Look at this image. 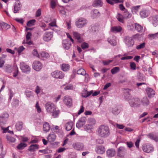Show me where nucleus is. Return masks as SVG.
<instances>
[{
  "label": "nucleus",
  "instance_id": "obj_1",
  "mask_svg": "<svg viewBox=\"0 0 158 158\" xmlns=\"http://www.w3.org/2000/svg\"><path fill=\"white\" fill-rule=\"evenodd\" d=\"M98 136L101 137L106 138L110 134L109 128L104 125L100 126L97 131Z\"/></svg>",
  "mask_w": 158,
  "mask_h": 158
},
{
  "label": "nucleus",
  "instance_id": "obj_2",
  "mask_svg": "<svg viewBox=\"0 0 158 158\" xmlns=\"http://www.w3.org/2000/svg\"><path fill=\"white\" fill-rule=\"evenodd\" d=\"M87 23V20L84 18H80L77 19L75 25L78 28H81L85 27Z\"/></svg>",
  "mask_w": 158,
  "mask_h": 158
},
{
  "label": "nucleus",
  "instance_id": "obj_3",
  "mask_svg": "<svg viewBox=\"0 0 158 158\" xmlns=\"http://www.w3.org/2000/svg\"><path fill=\"white\" fill-rule=\"evenodd\" d=\"M46 109L48 113H51L56 109L55 106L52 103L49 102L46 104Z\"/></svg>",
  "mask_w": 158,
  "mask_h": 158
},
{
  "label": "nucleus",
  "instance_id": "obj_4",
  "mask_svg": "<svg viewBox=\"0 0 158 158\" xmlns=\"http://www.w3.org/2000/svg\"><path fill=\"white\" fill-rule=\"evenodd\" d=\"M124 40L125 44L128 47H131L134 44V41L132 37L126 36Z\"/></svg>",
  "mask_w": 158,
  "mask_h": 158
},
{
  "label": "nucleus",
  "instance_id": "obj_5",
  "mask_svg": "<svg viewBox=\"0 0 158 158\" xmlns=\"http://www.w3.org/2000/svg\"><path fill=\"white\" fill-rule=\"evenodd\" d=\"M63 101L64 104L68 107H70L72 105V99L69 96H64L63 98Z\"/></svg>",
  "mask_w": 158,
  "mask_h": 158
},
{
  "label": "nucleus",
  "instance_id": "obj_6",
  "mask_svg": "<svg viewBox=\"0 0 158 158\" xmlns=\"http://www.w3.org/2000/svg\"><path fill=\"white\" fill-rule=\"evenodd\" d=\"M129 103L131 107H136L140 104V100L139 98H132L129 100Z\"/></svg>",
  "mask_w": 158,
  "mask_h": 158
},
{
  "label": "nucleus",
  "instance_id": "obj_7",
  "mask_svg": "<svg viewBox=\"0 0 158 158\" xmlns=\"http://www.w3.org/2000/svg\"><path fill=\"white\" fill-rule=\"evenodd\" d=\"M20 67L22 72L24 73H27L28 72L30 71V68L23 62L20 63Z\"/></svg>",
  "mask_w": 158,
  "mask_h": 158
},
{
  "label": "nucleus",
  "instance_id": "obj_8",
  "mask_svg": "<svg viewBox=\"0 0 158 158\" xmlns=\"http://www.w3.org/2000/svg\"><path fill=\"white\" fill-rule=\"evenodd\" d=\"M52 77L55 78L62 79L64 75L61 71L57 70L52 72L51 73Z\"/></svg>",
  "mask_w": 158,
  "mask_h": 158
},
{
  "label": "nucleus",
  "instance_id": "obj_9",
  "mask_svg": "<svg viewBox=\"0 0 158 158\" xmlns=\"http://www.w3.org/2000/svg\"><path fill=\"white\" fill-rule=\"evenodd\" d=\"M43 67L42 64L39 61H35L33 64V69L36 71H39Z\"/></svg>",
  "mask_w": 158,
  "mask_h": 158
},
{
  "label": "nucleus",
  "instance_id": "obj_10",
  "mask_svg": "<svg viewBox=\"0 0 158 158\" xmlns=\"http://www.w3.org/2000/svg\"><path fill=\"white\" fill-rule=\"evenodd\" d=\"M142 149L144 152L148 153L152 152L154 150V148L153 146L150 144L143 145Z\"/></svg>",
  "mask_w": 158,
  "mask_h": 158
},
{
  "label": "nucleus",
  "instance_id": "obj_11",
  "mask_svg": "<svg viewBox=\"0 0 158 158\" xmlns=\"http://www.w3.org/2000/svg\"><path fill=\"white\" fill-rule=\"evenodd\" d=\"M127 153V150L123 147H120L118 149L117 151V156H124Z\"/></svg>",
  "mask_w": 158,
  "mask_h": 158
},
{
  "label": "nucleus",
  "instance_id": "obj_12",
  "mask_svg": "<svg viewBox=\"0 0 158 158\" xmlns=\"http://www.w3.org/2000/svg\"><path fill=\"white\" fill-rule=\"evenodd\" d=\"M131 90L128 88H124L123 89V92L124 93L123 95V98L126 100L129 101L131 98V95L130 92Z\"/></svg>",
  "mask_w": 158,
  "mask_h": 158
},
{
  "label": "nucleus",
  "instance_id": "obj_13",
  "mask_svg": "<svg viewBox=\"0 0 158 158\" xmlns=\"http://www.w3.org/2000/svg\"><path fill=\"white\" fill-rule=\"evenodd\" d=\"M53 36V32H45L43 35V39L45 41H48L51 40Z\"/></svg>",
  "mask_w": 158,
  "mask_h": 158
},
{
  "label": "nucleus",
  "instance_id": "obj_14",
  "mask_svg": "<svg viewBox=\"0 0 158 158\" xmlns=\"http://www.w3.org/2000/svg\"><path fill=\"white\" fill-rule=\"evenodd\" d=\"M86 118L84 117H81L78 121L76 123V126L77 127L80 128L82 127L85 123Z\"/></svg>",
  "mask_w": 158,
  "mask_h": 158
},
{
  "label": "nucleus",
  "instance_id": "obj_15",
  "mask_svg": "<svg viewBox=\"0 0 158 158\" xmlns=\"http://www.w3.org/2000/svg\"><path fill=\"white\" fill-rule=\"evenodd\" d=\"M62 45L64 49L68 50L69 49L71 45V43L69 39H67L63 40Z\"/></svg>",
  "mask_w": 158,
  "mask_h": 158
},
{
  "label": "nucleus",
  "instance_id": "obj_16",
  "mask_svg": "<svg viewBox=\"0 0 158 158\" xmlns=\"http://www.w3.org/2000/svg\"><path fill=\"white\" fill-rule=\"evenodd\" d=\"M73 148L77 150H82L83 149L84 145L80 142H77L73 144Z\"/></svg>",
  "mask_w": 158,
  "mask_h": 158
},
{
  "label": "nucleus",
  "instance_id": "obj_17",
  "mask_svg": "<svg viewBox=\"0 0 158 158\" xmlns=\"http://www.w3.org/2000/svg\"><path fill=\"white\" fill-rule=\"evenodd\" d=\"M8 115L7 114H3L0 116V126L2 128V125L6 123Z\"/></svg>",
  "mask_w": 158,
  "mask_h": 158
},
{
  "label": "nucleus",
  "instance_id": "obj_18",
  "mask_svg": "<svg viewBox=\"0 0 158 158\" xmlns=\"http://www.w3.org/2000/svg\"><path fill=\"white\" fill-rule=\"evenodd\" d=\"M95 151L96 152L99 154H103L105 151L104 147L102 145L97 146H96Z\"/></svg>",
  "mask_w": 158,
  "mask_h": 158
},
{
  "label": "nucleus",
  "instance_id": "obj_19",
  "mask_svg": "<svg viewBox=\"0 0 158 158\" xmlns=\"http://www.w3.org/2000/svg\"><path fill=\"white\" fill-rule=\"evenodd\" d=\"M21 7V4L19 1L16 2L15 3L14 7V12L15 13H17L20 10Z\"/></svg>",
  "mask_w": 158,
  "mask_h": 158
},
{
  "label": "nucleus",
  "instance_id": "obj_20",
  "mask_svg": "<svg viewBox=\"0 0 158 158\" xmlns=\"http://www.w3.org/2000/svg\"><path fill=\"white\" fill-rule=\"evenodd\" d=\"M146 91L148 97L149 98L153 97L155 95V92L154 90L151 88H147L146 89Z\"/></svg>",
  "mask_w": 158,
  "mask_h": 158
},
{
  "label": "nucleus",
  "instance_id": "obj_21",
  "mask_svg": "<svg viewBox=\"0 0 158 158\" xmlns=\"http://www.w3.org/2000/svg\"><path fill=\"white\" fill-rule=\"evenodd\" d=\"M107 41L111 45L113 46H115L117 44L116 37L115 36H113L108 38L107 39Z\"/></svg>",
  "mask_w": 158,
  "mask_h": 158
},
{
  "label": "nucleus",
  "instance_id": "obj_22",
  "mask_svg": "<svg viewBox=\"0 0 158 158\" xmlns=\"http://www.w3.org/2000/svg\"><path fill=\"white\" fill-rule=\"evenodd\" d=\"M151 20L153 25L156 27L158 24V15H156L152 16L150 18Z\"/></svg>",
  "mask_w": 158,
  "mask_h": 158
},
{
  "label": "nucleus",
  "instance_id": "obj_23",
  "mask_svg": "<svg viewBox=\"0 0 158 158\" xmlns=\"http://www.w3.org/2000/svg\"><path fill=\"white\" fill-rule=\"evenodd\" d=\"M121 110V108L119 106H116L112 108L111 111L113 114L117 115L120 113Z\"/></svg>",
  "mask_w": 158,
  "mask_h": 158
},
{
  "label": "nucleus",
  "instance_id": "obj_24",
  "mask_svg": "<svg viewBox=\"0 0 158 158\" xmlns=\"http://www.w3.org/2000/svg\"><path fill=\"white\" fill-rule=\"evenodd\" d=\"M116 154L115 150L114 149H110L107 150L106 151L107 156L109 157H112L114 156Z\"/></svg>",
  "mask_w": 158,
  "mask_h": 158
},
{
  "label": "nucleus",
  "instance_id": "obj_25",
  "mask_svg": "<svg viewBox=\"0 0 158 158\" xmlns=\"http://www.w3.org/2000/svg\"><path fill=\"white\" fill-rule=\"evenodd\" d=\"M150 14L148 10H143L140 12V15L142 18L147 17Z\"/></svg>",
  "mask_w": 158,
  "mask_h": 158
},
{
  "label": "nucleus",
  "instance_id": "obj_26",
  "mask_svg": "<svg viewBox=\"0 0 158 158\" xmlns=\"http://www.w3.org/2000/svg\"><path fill=\"white\" fill-rule=\"evenodd\" d=\"M91 16L93 19L96 18L100 15V14L99 12L97 9H94L92 10L91 12Z\"/></svg>",
  "mask_w": 158,
  "mask_h": 158
},
{
  "label": "nucleus",
  "instance_id": "obj_27",
  "mask_svg": "<svg viewBox=\"0 0 158 158\" xmlns=\"http://www.w3.org/2000/svg\"><path fill=\"white\" fill-rule=\"evenodd\" d=\"M148 137L151 139L154 140L156 142L158 141V136L155 133H151L147 135Z\"/></svg>",
  "mask_w": 158,
  "mask_h": 158
},
{
  "label": "nucleus",
  "instance_id": "obj_28",
  "mask_svg": "<svg viewBox=\"0 0 158 158\" xmlns=\"http://www.w3.org/2000/svg\"><path fill=\"white\" fill-rule=\"evenodd\" d=\"M73 33L74 37L79 42L81 43L82 41V39L81 37V35L79 33L76 31H73Z\"/></svg>",
  "mask_w": 158,
  "mask_h": 158
},
{
  "label": "nucleus",
  "instance_id": "obj_29",
  "mask_svg": "<svg viewBox=\"0 0 158 158\" xmlns=\"http://www.w3.org/2000/svg\"><path fill=\"white\" fill-rule=\"evenodd\" d=\"M39 148V146L36 144H31L29 147L28 150L31 152H34L37 150Z\"/></svg>",
  "mask_w": 158,
  "mask_h": 158
},
{
  "label": "nucleus",
  "instance_id": "obj_30",
  "mask_svg": "<svg viewBox=\"0 0 158 158\" xmlns=\"http://www.w3.org/2000/svg\"><path fill=\"white\" fill-rule=\"evenodd\" d=\"M73 125V123L72 121H70L67 122L65 125L66 130L67 131H70L72 128Z\"/></svg>",
  "mask_w": 158,
  "mask_h": 158
},
{
  "label": "nucleus",
  "instance_id": "obj_31",
  "mask_svg": "<svg viewBox=\"0 0 158 158\" xmlns=\"http://www.w3.org/2000/svg\"><path fill=\"white\" fill-rule=\"evenodd\" d=\"M32 35V33L30 32H27L26 35V43L29 45H31L32 44L31 41L29 40L31 39V37Z\"/></svg>",
  "mask_w": 158,
  "mask_h": 158
},
{
  "label": "nucleus",
  "instance_id": "obj_32",
  "mask_svg": "<svg viewBox=\"0 0 158 158\" xmlns=\"http://www.w3.org/2000/svg\"><path fill=\"white\" fill-rule=\"evenodd\" d=\"M102 5L103 2L101 0H94L93 4L94 7H101Z\"/></svg>",
  "mask_w": 158,
  "mask_h": 158
},
{
  "label": "nucleus",
  "instance_id": "obj_33",
  "mask_svg": "<svg viewBox=\"0 0 158 158\" xmlns=\"http://www.w3.org/2000/svg\"><path fill=\"white\" fill-rule=\"evenodd\" d=\"M122 29V28L120 26H114L111 27V31L114 33L119 32Z\"/></svg>",
  "mask_w": 158,
  "mask_h": 158
},
{
  "label": "nucleus",
  "instance_id": "obj_34",
  "mask_svg": "<svg viewBox=\"0 0 158 158\" xmlns=\"http://www.w3.org/2000/svg\"><path fill=\"white\" fill-rule=\"evenodd\" d=\"M56 136L54 133L50 134L48 137V139L50 142H53L55 140Z\"/></svg>",
  "mask_w": 158,
  "mask_h": 158
},
{
  "label": "nucleus",
  "instance_id": "obj_35",
  "mask_svg": "<svg viewBox=\"0 0 158 158\" xmlns=\"http://www.w3.org/2000/svg\"><path fill=\"white\" fill-rule=\"evenodd\" d=\"M141 102L144 106H147L149 104V101L147 97H143L142 100Z\"/></svg>",
  "mask_w": 158,
  "mask_h": 158
},
{
  "label": "nucleus",
  "instance_id": "obj_36",
  "mask_svg": "<svg viewBox=\"0 0 158 158\" xmlns=\"http://www.w3.org/2000/svg\"><path fill=\"white\" fill-rule=\"evenodd\" d=\"M70 66L68 64H63L61 66V69L64 71H67L70 69Z\"/></svg>",
  "mask_w": 158,
  "mask_h": 158
},
{
  "label": "nucleus",
  "instance_id": "obj_37",
  "mask_svg": "<svg viewBox=\"0 0 158 158\" xmlns=\"http://www.w3.org/2000/svg\"><path fill=\"white\" fill-rule=\"evenodd\" d=\"M23 123L22 122H17L15 125L16 129L19 131L21 130L23 128Z\"/></svg>",
  "mask_w": 158,
  "mask_h": 158
},
{
  "label": "nucleus",
  "instance_id": "obj_38",
  "mask_svg": "<svg viewBox=\"0 0 158 158\" xmlns=\"http://www.w3.org/2000/svg\"><path fill=\"white\" fill-rule=\"evenodd\" d=\"M93 128V126L91 124H86L84 127V129L86 131L90 132Z\"/></svg>",
  "mask_w": 158,
  "mask_h": 158
},
{
  "label": "nucleus",
  "instance_id": "obj_39",
  "mask_svg": "<svg viewBox=\"0 0 158 158\" xmlns=\"http://www.w3.org/2000/svg\"><path fill=\"white\" fill-rule=\"evenodd\" d=\"M135 29L138 32H142L143 30V27L137 23H135Z\"/></svg>",
  "mask_w": 158,
  "mask_h": 158
},
{
  "label": "nucleus",
  "instance_id": "obj_40",
  "mask_svg": "<svg viewBox=\"0 0 158 158\" xmlns=\"http://www.w3.org/2000/svg\"><path fill=\"white\" fill-rule=\"evenodd\" d=\"M11 105L13 107H18L19 105V100L16 98L14 99L13 101L11 103Z\"/></svg>",
  "mask_w": 158,
  "mask_h": 158
},
{
  "label": "nucleus",
  "instance_id": "obj_41",
  "mask_svg": "<svg viewBox=\"0 0 158 158\" xmlns=\"http://www.w3.org/2000/svg\"><path fill=\"white\" fill-rule=\"evenodd\" d=\"M106 1L109 4L112 5L114 3L122 2L123 0L120 1L119 0H106Z\"/></svg>",
  "mask_w": 158,
  "mask_h": 158
},
{
  "label": "nucleus",
  "instance_id": "obj_42",
  "mask_svg": "<svg viewBox=\"0 0 158 158\" xmlns=\"http://www.w3.org/2000/svg\"><path fill=\"white\" fill-rule=\"evenodd\" d=\"M123 16L124 19H127L130 18L131 15L127 10H124Z\"/></svg>",
  "mask_w": 158,
  "mask_h": 158
},
{
  "label": "nucleus",
  "instance_id": "obj_43",
  "mask_svg": "<svg viewBox=\"0 0 158 158\" xmlns=\"http://www.w3.org/2000/svg\"><path fill=\"white\" fill-rule=\"evenodd\" d=\"M44 131L47 132L50 129V127L48 123L45 122L44 123L43 126Z\"/></svg>",
  "mask_w": 158,
  "mask_h": 158
},
{
  "label": "nucleus",
  "instance_id": "obj_44",
  "mask_svg": "<svg viewBox=\"0 0 158 158\" xmlns=\"http://www.w3.org/2000/svg\"><path fill=\"white\" fill-rule=\"evenodd\" d=\"M140 6L139 5L133 6L131 8V10L134 14H135L138 11Z\"/></svg>",
  "mask_w": 158,
  "mask_h": 158
},
{
  "label": "nucleus",
  "instance_id": "obj_45",
  "mask_svg": "<svg viewBox=\"0 0 158 158\" xmlns=\"http://www.w3.org/2000/svg\"><path fill=\"white\" fill-rule=\"evenodd\" d=\"M27 146V145L26 143H21L18 145L17 148L18 149L22 150L26 147Z\"/></svg>",
  "mask_w": 158,
  "mask_h": 158
},
{
  "label": "nucleus",
  "instance_id": "obj_46",
  "mask_svg": "<svg viewBox=\"0 0 158 158\" xmlns=\"http://www.w3.org/2000/svg\"><path fill=\"white\" fill-rule=\"evenodd\" d=\"M120 68L119 67H115L111 70V72L112 74H114L118 72Z\"/></svg>",
  "mask_w": 158,
  "mask_h": 158
},
{
  "label": "nucleus",
  "instance_id": "obj_47",
  "mask_svg": "<svg viewBox=\"0 0 158 158\" xmlns=\"http://www.w3.org/2000/svg\"><path fill=\"white\" fill-rule=\"evenodd\" d=\"M148 37L151 40L156 39L158 38V32L155 34H149Z\"/></svg>",
  "mask_w": 158,
  "mask_h": 158
},
{
  "label": "nucleus",
  "instance_id": "obj_48",
  "mask_svg": "<svg viewBox=\"0 0 158 158\" xmlns=\"http://www.w3.org/2000/svg\"><path fill=\"white\" fill-rule=\"evenodd\" d=\"M40 56L43 58H47L49 57V54L45 52H42L40 53Z\"/></svg>",
  "mask_w": 158,
  "mask_h": 158
},
{
  "label": "nucleus",
  "instance_id": "obj_49",
  "mask_svg": "<svg viewBox=\"0 0 158 158\" xmlns=\"http://www.w3.org/2000/svg\"><path fill=\"white\" fill-rule=\"evenodd\" d=\"M77 73L82 75H84L86 74L85 70L83 69H80L77 71Z\"/></svg>",
  "mask_w": 158,
  "mask_h": 158
},
{
  "label": "nucleus",
  "instance_id": "obj_50",
  "mask_svg": "<svg viewBox=\"0 0 158 158\" xmlns=\"http://www.w3.org/2000/svg\"><path fill=\"white\" fill-rule=\"evenodd\" d=\"M6 139L8 141L11 143L15 142L16 140V139L14 137L9 135H6Z\"/></svg>",
  "mask_w": 158,
  "mask_h": 158
},
{
  "label": "nucleus",
  "instance_id": "obj_51",
  "mask_svg": "<svg viewBox=\"0 0 158 158\" xmlns=\"http://www.w3.org/2000/svg\"><path fill=\"white\" fill-rule=\"evenodd\" d=\"M60 112V111L59 110H56V109L55 110H54L53 112H52L51 113L52 114V115L54 118L56 117L59 114Z\"/></svg>",
  "mask_w": 158,
  "mask_h": 158
},
{
  "label": "nucleus",
  "instance_id": "obj_52",
  "mask_svg": "<svg viewBox=\"0 0 158 158\" xmlns=\"http://www.w3.org/2000/svg\"><path fill=\"white\" fill-rule=\"evenodd\" d=\"M35 22V19L31 20L27 22V24L28 27H31L34 25Z\"/></svg>",
  "mask_w": 158,
  "mask_h": 158
},
{
  "label": "nucleus",
  "instance_id": "obj_53",
  "mask_svg": "<svg viewBox=\"0 0 158 158\" xmlns=\"http://www.w3.org/2000/svg\"><path fill=\"white\" fill-rule=\"evenodd\" d=\"M123 17V15L120 14H118L117 16L118 20L122 23H123L124 22Z\"/></svg>",
  "mask_w": 158,
  "mask_h": 158
},
{
  "label": "nucleus",
  "instance_id": "obj_54",
  "mask_svg": "<svg viewBox=\"0 0 158 158\" xmlns=\"http://www.w3.org/2000/svg\"><path fill=\"white\" fill-rule=\"evenodd\" d=\"M57 1L56 0H52L50 2L51 7L52 9H54L55 8L56 5Z\"/></svg>",
  "mask_w": 158,
  "mask_h": 158
},
{
  "label": "nucleus",
  "instance_id": "obj_55",
  "mask_svg": "<svg viewBox=\"0 0 158 158\" xmlns=\"http://www.w3.org/2000/svg\"><path fill=\"white\" fill-rule=\"evenodd\" d=\"M0 25L1 27L3 26V27L6 29H8L10 27L9 25L3 22H0Z\"/></svg>",
  "mask_w": 158,
  "mask_h": 158
},
{
  "label": "nucleus",
  "instance_id": "obj_56",
  "mask_svg": "<svg viewBox=\"0 0 158 158\" xmlns=\"http://www.w3.org/2000/svg\"><path fill=\"white\" fill-rule=\"evenodd\" d=\"M88 122L89 124H91L93 126L96 123V121L95 119L92 118H90L88 119Z\"/></svg>",
  "mask_w": 158,
  "mask_h": 158
},
{
  "label": "nucleus",
  "instance_id": "obj_57",
  "mask_svg": "<svg viewBox=\"0 0 158 158\" xmlns=\"http://www.w3.org/2000/svg\"><path fill=\"white\" fill-rule=\"evenodd\" d=\"M40 152L43 153L44 154H48L52 152V151L48 150L47 149H46L44 150H40L39 151Z\"/></svg>",
  "mask_w": 158,
  "mask_h": 158
},
{
  "label": "nucleus",
  "instance_id": "obj_58",
  "mask_svg": "<svg viewBox=\"0 0 158 158\" xmlns=\"http://www.w3.org/2000/svg\"><path fill=\"white\" fill-rule=\"evenodd\" d=\"M145 45V43L143 42L139 45H138L136 47V48L137 50H140L142 48H143Z\"/></svg>",
  "mask_w": 158,
  "mask_h": 158
},
{
  "label": "nucleus",
  "instance_id": "obj_59",
  "mask_svg": "<svg viewBox=\"0 0 158 158\" xmlns=\"http://www.w3.org/2000/svg\"><path fill=\"white\" fill-rule=\"evenodd\" d=\"M25 93L26 96L28 98H30L32 95V92L29 90H26Z\"/></svg>",
  "mask_w": 158,
  "mask_h": 158
},
{
  "label": "nucleus",
  "instance_id": "obj_60",
  "mask_svg": "<svg viewBox=\"0 0 158 158\" xmlns=\"http://www.w3.org/2000/svg\"><path fill=\"white\" fill-rule=\"evenodd\" d=\"M5 63V60L2 57H0V68H2Z\"/></svg>",
  "mask_w": 158,
  "mask_h": 158
},
{
  "label": "nucleus",
  "instance_id": "obj_61",
  "mask_svg": "<svg viewBox=\"0 0 158 158\" xmlns=\"http://www.w3.org/2000/svg\"><path fill=\"white\" fill-rule=\"evenodd\" d=\"M88 44L87 43L85 42L83 43L81 45L82 48L83 49H85L88 48Z\"/></svg>",
  "mask_w": 158,
  "mask_h": 158
},
{
  "label": "nucleus",
  "instance_id": "obj_62",
  "mask_svg": "<svg viewBox=\"0 0 158 158\" xmlns=\"http://www.w3.org/2000/svg\"><path fill=\"white\" fill-rule=\"evenodd\" d=\"M32 54L34 56H35L36 57H38L39 58L40 57V55L39 54L38 52L37 51L36 49H34L33 50L32 52Z\"/></svg>",
  "mask_w": 158,
  "mask_h": 158
},
{
  "label": "nucleus",
  "instance_id": "obj_63",
  "mask_svg": "<svg viewBox=\"0 0 158 158\" xmlns=\"http://www.w3.org/2000/svg\"><path fill=\"white\" fill-rule=\"evenodd\" d=\"M9 100L10 101L12 97L14 96V93L11 89H10L9 90Z\"/></svg>",
  "mask_w": 158,
  "mask_h": 158
},
{
  "label": "nucleus",
  "instance_id": "obj_64",
  "mask_svg": "<svg viewBox=\"0 0 158 158\" xmlns=\"http://www.w3.org/2000/svg\"><path fill=\"white\" fill-rule=\"evenodd\" d=\"M69 158H77V157L75 153L72 152L69 155Z\"/></svg>",
  "mask_w": 158,
  "mask_h": 158
}]
</instances>
